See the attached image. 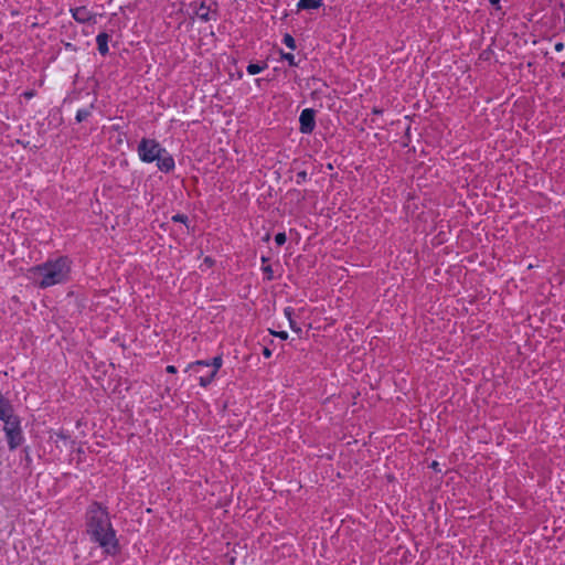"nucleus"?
Masks as SVG:
<instances>
[{
	"instance_id": "nucleus-6",
	"label": "nucleus",
	"mask_w": 565,
	"mask_h": 565,
	"mask_svg": "<svg viewBox=\"0 0 565 565\" xmlns=\"http://www.w3.org/2000/svg\"><path fill=\"white\" fill-rule=\"evenodd\" d=\"M211 365H212V369L209 371V375L207 376H199V382H200L201 386H207L213 381V379L215 377L218 369L222 366V359H221V356H215L212 360V364Z\"/></svg>"
},
{
	"instance_id": "nucleus-14",
	"label": "nucleus",
	"mask_w": 565,
	"mask_h": 565,
	"mask_svg": "<svg viewBox=\"0 0 565 565\" xmlns=\"http://www.w3.org/2000/svg\"><path fill=\"white\" fill-rule=\"evenodd\" d=\"M285 316L287 317V319L289 320V326L290 328L297 332V333H300L301 332V328L292 320L291 316H292V309L290 307H287L285 309Z\"/></svg>"
},
{
	"instance_id": "nucleus-3",
	"label": "nucleus",
	"mask_w": 565,
	"mask_h": 565,
	"mask_svg": "<svg viewBox=\"0 0 565 565\" xmlns=\"http://www.w3.org/2000/svg\"><path fill=\"white\" fill-rule=\"evenodd\" d=\"M137 152L142 162H157L160 171L170 172L174 169L172 156L154 139L142 138L138 143Z\"/></svg>"
},
{
	"instance_id": "nucleus-1",
	"label": "nucleus",
	"mask_w": 565,
	"mask_h": 565,
	"mask_svg": "<svg viewBox=\"0 0 565 565\" xmlns=\"http://www.w3.org/2000/svg\"><path fill=\"white\" fill-rule=\"evenodd\" d=\"M87 532L107 553H115L117 540L107 511L99 504L90 505L87 513Z\"/></svg>"
},
{
	"instance_id": "nucleus-21",
	"label": "nucleus",
	"mask_w": 565,
	"mask_h": 565,
	"mask_svg": "<svg viewBox=\"0 0 565 565\" xmlns=\"http://www.w3.org/2000/svg\"><path fill=\"white\" fill-rule=\"evenodd\" d=\"M273 334L279 337L282 340H286L288 338V333L286 331L273 332Z\"/></svg>"
},
{
	"instance_id": "nucleus-18",
	"label": "nucleus",
	"mask_w": 565,
	"mask_h": 565,
	"mask_svg": "<svg viewBox=\"0 0 565 565\" xmlns=\"http://www.w3.org/2000/svg\"><path fill=\"white\" fill-rule=\"evenodd\" d=\"M286 234L285 233H278L276 236H275V242L277 245H284L286 243Z\"/></svg>"
},
{
	"instance_id": "nucleus-4",
	"label": "nucleus",
	"mask_w": 565,
	"mask_h": 565,
	"mask_svg": "<svg viewBox=\"0 0 565 565\" xmlns=\"http://www.w3.org/2000/svg\"><path fill=\"white\" fill-rule=\"evenodd\" d=\"M300 131L302 134H310L313 131L316 121H315V111L311 108H306L301 111L299 117Z\"/></svg>"
},
{
	"instance_id": "nucleus-20",
	"label": "nucleus",
	"mask_w": 565,
	"mask_h": 565,
	"mask_svg": "<svg viewBox=\"0 0 565 565\" xmlns=\"http://www.w3.org/2000/svg\"><path fill=\"white\" fill-rule=\"evenodd\" d=\"M173 221L175 222H181V223H185L188 217L183 214H177L172 217Z\"/></svg>"
},
{
	"instance_id": "nucleus-15",
	"label": "nucleus",
	"mask_w": 565,
	"mask_h": 565,
	"mask_svg": "<svg viewBox=\"0 0 565 565\" xmlns=\"http://www.w3.org/2000/svg\"><path fill=\"white\" fill-rule=\"evenodd\" d=\"M263 70H264V67L258 64H249L247 66V72L250 75H256V74L260 73Z\"/></svg>"
},
{
	"instance_id": "nucleus-5",
	"label": "nucleus",
	"mask_w": 565,
	"mask_h": 565,
	"mask_svg": "<svg viewBox=\"0 0 565 565\" xmlns=\"http://www.w3.org/2000/svg\"><path fill=\"white\" fill-rule=\"evenodd\" d=\"M71 13L78 23H89L94 21V14L86 7L71 9Z\"/></svg>"
},
{
	"instance_id": "nucleus-13",
	"label": "nucleus",
	"mask_w": 565,
	"mask_h": 565,
	"mask_svg": "<svg viewBox=\"0 0 565 565\" xmlns=\"http://www.w3.org/2000/svg\"><path fill=\"white\" fill-rule=\"evenodd\" d=\"M3 423H4V433H8V431L13 433V430L21 429L20 420L17 416H14L10 419H7Z\"/></svg>"
},
{
	"instance_id": "nucleus-12",
	"label": "nucleus",
	"mask_w": 565,
	"mask_h": 565,
	"mask_svg": "<svg viewBox=\"0 0 565 565\" xmlns=\"http://www.w3.org/2000/svg\"><path fill=\"white\" fill-rule=\"evenodd\" d=\"M322 6V0H299L297 3L298 9L309 10L318 9Z\"/></svg>"
},
{
	"instance_id": "nucleus-25",
	"label": "nucleus",
	"mask_w": 565,
	"mask_h": 565,
	"mask_svg": "<svg viewBox=\"0 0 565 565\" xmlns=\"http://www.w3.org/2000/svg\"><path fill=\"white\" fill-rule=\"evenodd\" d=\"M6 401H7V399H6V398L2 396V394L0 393V405H1L2 403H4Z\"/></svg>"
},
{
	"instance_id": "nucleus-11",
	"label": "nucleus",
	"mask_w": 565,
	"mask_h": 565,
	"mask_svg": "<svg viewBox=\"0 0 565 565\" xmlns=\"http://www.w3.org/2000/svg\"><path fill=\"white\" fill-rule=\"evenodd\" d=\"M98 51L102 55L108 53V35L106 33H99L96 38Z\"/></svg>"
},
{
	"instance_id": "nucleus-22",
	"label": "nucleus",
	"mask_w": 565,
	"mask_h": 565,
	"mask_svg": "<svg viewBox=\"0 0 565 565\" xmlns=\"http://www.w3.org/2000/svg\"><path fill=\"white\" fill-rule=\"evenodd\" d=\"M167 372H169V373H175V372H177V369H175V366H173V365H168V366H167Z\"/></svg>"
},
{
	"instance_id": "nucleus-2",
	"label": "nucleus",
	"mask_w": 565,
	"mask_h": 565,
	"mask_svg": "<svg viewBox=\"0 0 565 565\" xmlns=\"http://www.w3.org/2000/svg\"><path fill=\"white\" fill-rule=\"evenodd\" d=\"M70 274L71 260L66 257H58L31 267L28 277L40 288H49L66 282Z\"/></svg>"
},
{
	"instance_id": "nucleus-26",
	"label": "nucleus",
	"mask_w": 565,
	"mask_h": 565,
	"mask_svg": "<svg viewBox=\"0 0 565 565\" xmlns=\"http://www.w3.org/2000/svg\"><path fill=\"white\" fill-rule=\"evenodd\" d=\"M500 0H490V3L493 4V6H497L499 3Z\"/></svg>"
},
{
	"instance_id": "nucleus-16",
	"label": "nucleus",
	"mask_w": 565,
	"mask_h": 565,
	"mask_svg": "<svg viewBox=\"0 0 565 565\" xmlns=\"http://www.w3.org/2000/svg\"><path fill=\"white\" fill-rule=\"evenodd\" d=\"M89 110L88 109H79L76 114V120L78 122L85 120L88 116H89Z\"/></svg>"
},
{
	"instance_id": "nucleus-19",
	"label": "nucleus",
	"mask_w": 565,
	"mask_h": 565,
	"mask_svg": "<svg viewBox=\"0 0 565 565\" xmlns=\"http://www.w3.org/2000/svg\"><path fill=\"white\" fill-rule=\"evenodd\" d=\"M282 58L286 60L289 63V65H296L294 54L286 53V54L282 55Z\"/></svg>"
},
{
	"instance_id": "nucleus-10",
	"label": "nucleus",
	"mask_w": 565,
	"mask_h": 565,
	"mask_svg": "<svg viewBox=\"0 0 565 565\" xmlns=\"http://www.w3.org/2000/svg\"><path fill=\"white\" fill-rule=\"evenodd\" d=\"M15 415L13 414V409H12V406L11 404L6 401L4 403H2L0 405V419L2 422L7 420V419H10L12 417H14Z\"/></svg>"
},
{
	"instance_id": "nucleus-8",
	"label": "nucleus",
	"mask_w": 565,
	"mask_h": 565,
	"mask_svg": "<svg viewBox=\"0 0 565 565\" xmlns=\"http://www.w3.org/2000/svg\"><path fill=\"white\" fill-rule=\"evenodd\" d=\"M192 6L195 8V14H196V17H198L200 20H202V21H209V19H210V17H209V15H210V9H209L207 7H205V4H204V3H200V4L198 6V2H196V1H194V2L192 3Z\"/></svg>"
},
{
	"instance_id": "nucleus-9",
	"label": "nucleus",
	"mask_w": 565,
	"mask_h": 565,
	"mask_svg": "<svg viewBox=\"0 0 565 565\" xmlns=\"http://www.w3.org/2000/svg\"><path fill=\"white\" fill-rule=\"evenodd\" d=\"M205 367H210V363L204 361H196L188 366L189 370H192L193 372L200 374V376L209 375V371L203 372Z\"/></svg>"
},
{
	"instance_id": "nucleus-7",
	"label": "nucleus",
	"mask_w": 565,
	"mask_h": 565,
	"mask_svg": "<svg viewBox=\"0 0 565 565\" xmlns=\"http://www.w3.org/2000/svg\"><path fill=\"white\" fill-rule=\"evenodd\" d=\"M10 449H15L22 444L23 436L21 429L13 430V433H6Z\"/></svg>"
},
{
	"instance_id": "nucleus-27",
	"label": "nucleus",
	"mask_w": 565,
	"mask_h": 565,
	"mask_svg": "<svg viewBox=\"0 0 565 565\" xmlns=\"http://www.w3.org/2000/svg\"><path fill=\"white\" fill-rule=\"evenodd\" d=\"M265 271H266V273H271L270 267H266V268H265Z\"/></svg>"
},
{
	"instance_id": "nucleus-24",
	"label": "nucleus",
	"mask_w": 565,
	"mask_h": 565,
	"mask_svg": "<svg viewBox=\"0 0 565 565\" xmlns=\"http://www.w3.org/2000/svg\"><path fill=\"white\" fill-rule=\"evenodd\" d=\"M562 49H563V43H557V44L555 45V50H556V51H561Z\"/></svg>"
},
{
	"instance_id": "nucleus-23",
	"label": "nucleus",
	"mask_w": 565,
	"mask_h": 565,
	"mask_svg": "<svg viewBox=\"0 0 565 565\" xmlns=\"http://www.w3.org/2000/svg\"><path fill=\"white\" fill-rule=\"evenodd\" d=\"M263 353H264V355H265L266 358H269V356L271 355L270 350H269V349H267V348H265V349H264V352H263Z\"/></svg>"
},
{
	"instance_id": "nucleus-17",
	"label": "nucleus",
	"mask_w": 565,
	"mask_h": 565,
	"mask_svg": "<svg viewBox=\"0 0 565 565\" xmlns=\"http://www.w3.org/2000/svg\"><path fill=\"white\" fill-rule=\"evenodd\" d=\"M284 43L291 50L296 47L295 40L290 34L284 36Z\"/></svg>"
}]
</instances>
